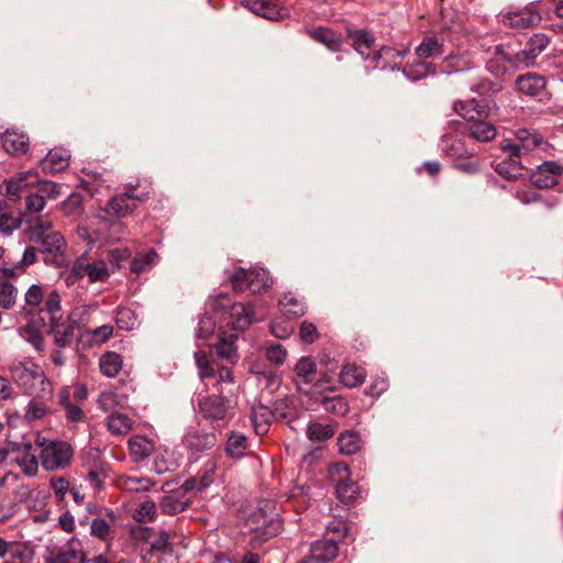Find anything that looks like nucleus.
<instances>
[{"label":"nucleus","mask_w":563,"mask_h":563,"mask_svg":"<svg viewBox=\"0 0 563 563\" xmlns=\"http://www.w3.org/2000/svg\"><path fill=\"white\" fill-rule=\"evenodd\" d=\"M24 178H11L7 181L5 191L9 198L16 200L20 198L24 185Z\"/></svg>","instance_id":"774afa93"},{"label":"nucleus","mask_w":563,"mask_h":563,"mask_svg":"<svg viewBox=\"0 0 563 563\" xmlns=\"http://www.w3.org/2000/svg\"><path fill=\"white\" fill-rule=\"evenodd\" d=\"M250 9L257 15L266 19L276 20L280 16L277 4L264 0H254L250 4Z\"/></svg>","instance_id":"49530a36"},{"label":"nucleus","mask_w":563,"mask_h":563,"mask_svg":"<svg viewBox=\"0 0 563 563\" xmlns=\"http://www.w3.org/2000/svg\"><path fill=\"white\" fill-rule=\"evenodd\" d=\"M444 53V43L438 36H426L416 48V55L420 60L441 56Z\"/></svg>","instance_id":"bb28decb"},{"label":"nucleus","mask_w":563,"mask_h":563,"mask_svg":"<svg viewBox=\"0 0 563 563\" xmlns=\"http://www.w3.org/2000/svg\"><path fill=\"white\" fill-rule=\"evenodd\" d=\"M106 517L98 516L90 522V534L108 542L113 538L117 517L112 510L106 509Z\"/></svg>","instance_id":"dca6fc26"},{"label":"nucleus","mask_w":563,"mask_h":563,"mask_svg":"<svg viewBox=\"0 0 563 563\" xmlns=\"http://www.w3.org/2000/svg\"><path fill=\"white\" fill-rule=\"evenodd\" d=\"M60 301L59 294L56 290H52L45 297L44 307L35 312L32 310L27 311L32 325L46 333L54 330L55 327H59V321L63 318Z\"/></svg>","instance_id":"7ed1b4c3"},{"label":"nucleus","mask_w":563,"mask_h":563,"mask_svg":"<svg viewBox=\"0 0 563 563\" xmlns=\"http://www.w3.org/2000/svg\"><path fill=\"white\" fill-rule=\"evenodd\" d=\"M485 118L467 125L468 136L478 142H489L496 136L495 126L485 121Z\"/></svg>","instance_id":"c756f323"},{"label":"nucleus","mask_w":563,"mask_h":563,"mask_svg":"<svg viewBox=\"0 0 563 563\" xmlns=\"http://www.w3.org/2000/svg\"><path fill=\"white\" fill-rule=\"evenodd\" d=\"M136 209V202L120 194L110 198L103 208L107 216L112 218H126Z\"/></svg>","instance_id":"a211bd4d"},{"label":"nucleus","mask_w":563,"mask_h":563,"mask_svg":"<svg viewBox=\"0 0 563 563\" xmlns=\"http://www.w3.org/2000/svg\"><path fill=\"white\" fill-rule=\"evenodd\" d=\"M405 76L410 80H419L424 78L428 74H434L435 70L432 68L431 64L426 63L423 60H419L413 68H404Z\"/></svg>","instance_id":"8fccbe9b"},{"label":"nucleus","mask_w":563,"mask_h":563,"mask_svg":"<svg viewBox=\"0 0 563 563\" xmlns=\"http://www.w3.org/2000/svg\"><path fill=\"white\" fill-rule=\"evenodd\" d=\"M40 460L44 470L56 471L66 467L71 460L73 449L65 441H45L38 443Z\"/></svg>","instance_id":"0eeeda50"},{"label":"nucleus","mask_w":563,"mask_h":563,"mask_svg":"<svg viewBox=\"0 0 563 563\" xmlns=\"http://www.w3.org/2000/svg\"><path fill=\"white\" fill-rule=\"evenodd\" d=\"M444 152L454 158H464L475 155L476 150L467 144L465 136L445 137Z\"/></svg>","instance_id":"5701e85b"},{"label":"nucleus","mask_w":563,"mask_h":563,"mask_svg":"<svg viewBox=\"0 0 563 563\" xmlns=\"http://www.w3.org/2000/svg\"><path fill=\"white\" fill-rule=\"evenodd\" d=\"M24 300L29 307H37L43 300L45 301L42 287L32 285L25 292Z\"/></svg>","instance_id":"e2e57ef3"},{"label":"nucleus","mask_w":563,"mask_h":563,"mask_svg":"<svg viewBox=\"0 0 563 563\" xmlns=\"http://www.w3.org/2000/svg\"><path fill=\"white\" fill-rule=\"evenodd\" d=\"M551 26L563 32V0H555L553 7L548 10Z\"/></svg>","instance_id":"6e6d98bb"},{"label":"nucleus","mask_w":563,"mask_h":563,"mask_svg":"<svg viewBox=\"0 0 563 563\" xmlns=\"http://www.w3.org/2000/svg\"><path fill=\"white\" fill-rule=\"evenodd\" d=\"M339 451L345 455H353L361 449V439L354 431H345L338 438Z\"/></svg>","instance_id":"4c0bfd02"},{"label":"nucleus","mask_w":563,"mask_h":563,"mask_svg":"<svg viewBox=\"0 0 563 563\" xmlns=\"http://www.w3.org/2000/svg\"><path fill=\"white\" fill-rule=\"evenodd\" d=\"M266 357L275 365H282L287 356V351L282 344H272L266 347Z\"/></svg>","instance_id":"680f3d73"},{"label":"nucleus","mask_w":563,"mask_h":563,"mask_svg":"<svg viewBox=\"0 0 563 563\" xmlns=\"http://www.w3.org/2000/svg\"><path fill=\"white\" fill-rule=\"evenodd\" d=\"M520 141L521 144L514 143L509 140H505L503 142V150L510 153L509 157L519 158L521 156V150H530L531 146H537L540 141L536 135L528 136L527 131L520 132Z\"/></svg>","instance_id":"7c9ffc66"},{"label":"nucleus","mask_w":563,"mask_h":563,"mask_svg":"<svg viewBox=\"0 0 563 563\" xmlns=\"http://www.w3.org/2000/svg\"><path fill=\"white\" fill-rule=\"evenodd\" d=\"M211 377L217 379L214 387L218 393L236 397L240 386L229 367L219 366L217 369L213 368Z\"/></svg>","instance_id":"6ab92c4d"},{"label":"nucleus","mask_w":563,"mask_h":563,"mask_svg":"<svg viewBox=\"0 0 563 563\" xmlns=\"http://www.w3.org/2000/svg\"><path fill=\"white\" fill-rule=\"evenodd\" d=\"M563 174V166L553 161L543 162L531 174L530 180L537 188H550L559 183Z\"/></svg>","instance_id":"f8f14e48"},{"label":"nucleus","mask_w":563,"mask_h":563,"mask_svg":"<svg viewBox=\"0 0 563 563\" xmlns=\"http://www.w3.org/2000/svg\"><path fill=\"white\" fill-rule=\"evenodd\" d=\"M84 278L87 276L90 283L103 282L109 276L108 266L102 260L89 262L85 256L75 261L69 278Z\"/></svg>","instance_id":"9b49d317"},{"label":"nucleus","mask_w":563,"mask_h":563,"mask_svg":"<svg viewBox=\"0 0 563 563\" xmlns=\"http://www.w3.org/2000/svg\"><path fill=\"white\" fill-rule=\"evenodd\" d=\"M188 444L196 451H205L214 446L217 439L214 433L192 432L188 435Z\"/></svg>","instance_id":"a19ab883"},{"label":"nucleus","mask_w":563,"mask_h":563,"mask_svg":"<svg viewBox=\"0 0 563 563\" xmlns=\"http://www.w3.org/2000/svg\"><path fill=\"white\" fill-rule=\"evenodd\" d=\"M235 292L250 290L252 294H261L271 288L273 280L269 273L263 268L245 269L238 267L229 277Z\"/></svg>","instance_id":"f257e3e1"},{"label":"nucleus","mask_w":563,"mask_h":563,"mask_svg":"<svg viewBox=\"0 0 563 563\" xmlns=\"http://www.w3.org/2000/svg\"><path fill=\"white\" fill-rule=\"evenodd\" d=\"M279 307L284 314L298 318L306 313L307 305L305 298L296 292H285L279 299Z\"/></svg>","instance_id":"412c9836"},{"label":"nucleus","mask_w":563,"mask_h":563,"mask_svg":"<svg viewBox=\"0 0 563 563\" xmlns=\"http://www.w3.org/2000/svg\"><path fill=\"white\" fill-rule=\"evenodd\" d=\"M100 369L108 377H114L122 368V357L115 352H108L100 358Z\"/></svg>","instance_id":"ea45409f"},{"label":"nucleus","mask_w":563,"mask_h":563,"mask_svg":"<svg viewBox=\"0 0 563 563\" xmlns=\"http://www.w3.org/2000/svg\"><path fill=\"white\" fill-rule=\"evenodd\" d=\"M154 484V481L148 477L128 476L122 481L123 488L131 493L147 492Z\"/></svg>","instance_id":"a18cd8bd"},{"label":"nucleus","mask_w":563,"mask_h":563,"mask_svg":"<svg viewBox=\"0 0 563 563\" xmlns=\"http://www.w3.org/2000/svg\"><path fill=\"white\" fill-rule=\"evenodd\" d=\"M522 168L523 167L518 158L509 157V159L499 162L496 165L495 170L506 179H516L521 176Z\"/></svg>","instance_id":"79ce46f5"},{"label":"nucleus","mask_w":563,"mask_h":563,"mask_svg":"<svg viewBox=\"0 0 563 563\" xmlns=\"http://www.w3.org/2000/svg\"><path fill=\"white\" fill-rule=\"evenodd\" d=\"M156 504L152 500H146L139 505L135 510V519L140 522H147L154 520L156 516Z\"/></svg>","instance_id":"603ef678"},{"label":"nucleus","mask_w":563,"mask_h":563,"mask_svg":"<svg viewBox=\"0 0 563 563\" xmlns=\"http://www.w3.org/2000/svg\"><path fill=\"white\" fill-rule=\"evenodd\" d=\"M10 561L16 563H32L35 556L33 547L25 542H11V550L9 552Z\"/></svg>","instance_id":"e433bc0d"},{"label":"nucleus","mask_w":563,"mask_h":563,"mask_svg":"<svg viewBox=\"0 0 563 563\" xmlns=\"http://www.w3.org/2000/svg\"><path fill=\"white\" fill-rule=\"evenodd\" d=\"M134 426V421L125 413L113 411L107 418V428L113 435H125Z\"/></svg>","instance_id":"cd10ccee"},{"label":"nucleus","mask_w":563,"mask_h":563,"mask_svg":"<svg viewBox=\"0 0 563 563\" xmlns=\"http://www.w3.org/2000/svg\"><path fill=\"white\" fill-rule=\"evenodd\" d=\"M309 36L323 44L330 51L336 52L341 47V36L328 27H317L309 31Z\"/></svg>","instance_id":"c85d7f7f"},{"label":"nucleus","mask_w":563,"mask_h":563,"mask_svg":"<svg viewBox=\"0 0 563 563\" xmlns=\"http://www.w3.org/2000/svg\"><path fill=\"white\" fill-rule=\"evenodd\" d=\"M322 407L327 411L344 415L347 411V404L341 397H323Z\"/></svg>","instance_id":"bf43d9fd"},{"label":"nucleus","mask_w":563,"mask_h":563,"mask_svg":"<svg viewBox=\"0 0 563 563\" xmlns=\"http://www.w3.org/2000/svg\"><path fill=\"white\" fill-rule=\"evenodd\" d=\"M87 553L77 538L69 539L65 545L46 560V563H88Z\"/></svg>","instance_id":"ddd939ff"},{"label":"nucleus","mask_w":563,"mask_h":563,"mask_svg":"<svg viewBox=\"0 0 563 563\" xmlns=\"http://www.w3.org/2000/svg\"><path fill=\"white\" fill-rule=\"evenodd\" d=\"M76 322L59 321V327L48 331V334H54V342L58 347L69 346L74 340Z\"/></svg>","instance_id":"f704fd0d"},{"label":"nucleus","mask_w":563,"mask_h":563,"mask_svg":"<svg viewBox=\"0 0 563 563\" xmlns=\"http://www.w3.org/2000/svg\"><path fill=\"white\" fill-rule=\"evenodd\" d=\"M515 85L520 93L529 97L543 99L548 95L545 90V79L538 74L527 73L520 75L516 79Z\"/></svg>","instance_id":"4468645a"},{"label":"nucleus","mask_w":563,"mask_h":563,"mask_svg":"<svg viewBox=\"0 0 563 563\" xmlns=\"http://www.w3.org/2000/svg\"><path fill=\"white\" fill-rule=\"evenodd\" d=\"M55 498L58 501L64 500L66 493L69 490V483L65 477H53L49 482Z\"/></svg>","instance_id":"0e129e2a"},{"label":"nucleus","mask_w":563,"mask_h":563,"mask_svg":"<svg viewBox=\"0 0 563 563\" xmlns=\"http://www.w3.org/2000/svg\"><path fill=\"white\" fill-rule=\"evenodd\" d=\"M540 14L532 7H514L505 13H501V23L504 26L520 31L531 27L539 23Z\"/></svg>","instance_id":"1a4fd4ad"},{"label":"nucleus","mask_w":563,"mask_h":563,"mask_svg":"<svg viewBox=\"0 0 563 563\" xmlns=\"http://www.w3.org/2000/svg\"><path fill=\"white\" fill-rule=\"evenodd\" d=\"M272 416L271 410L265 406L253 408L251 419L256 433L260 434L267 431Z\"/></svg>","instance_id":"37998d69"},{"label":"nucleus","mask_w":563,"mask_h":563,"mask_svg":"<svg viewBox=\"0 0 563 563\" xmlns=\"http://www.w3.org/2000/svg\"><path fill=\"white\" fill-rule=\"evenodd\" d=\"M234 396L213 394L200 397L198 408L201 416L212 422H227L233 417Z\"/></svg>","instance_id":"f03ea898"},{"label":"nucleus","mask_w":563,"mask_h":563,"mask_svg":"<svg viewBox=\"0 0 563 563\" xmlns=\"http://www.w3.org/2000/svg\"><path fill=\"white\" fill-rule=\"evenodd\" d=\"M158 262V254L154 250H150L144 254H140L131 262V271L135 274L148 272Z\"/></svg>","instance_id":"58836bf2"},{"label":"nucleus","mask_w":563,"mask_h":563,"mask_svg":"<svg viewBox=\"0 0 563 563\" xmlns=\"http://www.w3.org/2000/svg\"><path fill=\"white\" fill-rule=\"evenodd\" d=\"M190 505V499L185 496L184 492L173 490L163 496L159 501V508L165 515H176L184 511Z\"/></svg>","instance_id":"aec40b11"},{"label":"nucleus","mask_w":563,"mask_h":563,"mask_svg":"<svg viewBox=\"0 0 563 563\" xmlns=\"http://www.w3.org/2000/svg\"><path fill=\"white\" fill-rule=\"evenodd\" d=\"M129 452L134 462H142L150 457L155 449L154 443L143 437V435H134L129 442Z\"/></svg>","instance_id":"b1692460"},{"label":"nucleus","mask_w":563,"mask_h":563,"mask_svg":"<svg viewBox=\"0 0 563 563\" xmlns=\"http://www.w3.org/2000/svg\"><path fill=\"white\" fill-rule=\"evenodd\" d=\"M4 151L13 156H20L29 151V136L15 130H8L1 137Z\"/></svg>","instance_id":"f3484780"},{"label":"nucleus","mask_w":563,"mask_h":563,"mask_svg":"<svg viewBox=\"0 0 563 563\" xmlns=\"http://www.w3.org/2000/svg\"><path fill=\"white\" fill-rule=\"evenodd\" d=\"M12 377L18 382L25 384L29 378H38L43 379L44 374L43 372L35 368V371L27 369L21 365L15 366L11 369Z\"/></svg>","instance_id":"13d9d810"},{"label":"nucleus","mask_w":563,"mask_h":563,"mask_svg":"<svg viewBox=\"0 0 563 563\" xmlns=\"http://www.w3.org/2000/svg\"><path fill=\"white\" fill-rule=\"evenodd\" d=\"M330 473L332 477L339 476L338 484L335 485L338 499L345 505L352 504L358 495V487L356 483L349 478L350 468L347 464L336 463L332 466Z\"/></svg>","instance_id":"9d476101"},{"label":"nucleus","mask_w":563,"mask_h":563,"mask_svg":"<svg viewBox=\"0 0 563 563\" xmlns=\"http://www.w3.org/2000/svg\"><path fill=\"white\" fill-rule=\"evenodd\" d=\"M366 375L367 373L364 367L355 363H350L342 367L340 382L347 388H355L365 382Z\"/></svg>","instance_id":"a878e982"},{"label":"nucleus","mask_w":563,"mask_h":563,"mask_svg":"<svg viewBox=\"0 0 563 563\" xmlns=\"http://www.w3.org/2000/svg\"><path fill=\"white\" fill-rule=\"evenodd\" d=\"M106 477L107 470L106 465L102 462L97 463L93 468H90L87 475V479L89 481V483L98 489L103 487V481Z\"/></svg>","instance_id":"5fc2aeb1"},{"label":"nucleus","mask_w":563,"mask_h":563,"mask_svg":"<svg viewBox=\"0 0 563 563\" xmlns=\"http://www.w3.org/2000/svg\"><path fill=\"white\" fill-rule=\"evenodd\" d=\"M388 378L385 374L376 375L373 377V380L368 386L366 394L371 397L377 398L388 389Z\"/></svg>","instance_id":"4d7b16f0"},{"label":"nucleus","mask_w":563,"mask_h":563,"mask_svg":"<svg viewBox=\"0 0 563 563\" xmlns=\"http://www.w3.org/2000/svg\"><path fill=\"white\" fill-rule=\"evenodd\" d=\"M115 321L119 328L129 330L134 324L133 312L128 308L118 309Z\"/></svg>","instance_id":"69168bd1"},{"label":"nucleus","mask_w":563,"mask_h":563,"mask_svg":"<svg viewBox=\"0 0 563 563\" xmlns=\"http://www.w3.org/2000/svg\"><path fill=\"white\" fill-rule=\"evenodd\" d=\"M294 372L301 383L309 385L314 382L317 365L310 356H302L296 363Z\"/></svg>","instance_id":"72a5a7b5"},{"label":"nucleus","mask_w":563,"mask_h":563,"mask_svg":"<svg viewBox=\"0 0 563 563\" xmlns=\"http://www.w3.org/2000/svg\"><path fill=\"white\" fill-rule=\"evenodd\" d=\"M338 543L333 540L322 539L313 542L310 548V555L321 563H329L338 555Z\"/></svg>","instance_id":"393cba45"},{"label":"nucleus","mask_w":563,"mask_h":563,"mask_svg":"<svg viewBox=\"0 0 563 563\" xmlns=\"http://www.w3.org/2000/svg\"><path fill=\"white\" fill-rule=\"evenodd\" d=\"M70 153L64 147H54L41 159V168L44 173L56 174L66 169L69 165Z\"/></svg>","instance_id":"2eb2a0df"},{"label":"nucleus","mask_w":563,"mask_h":563,"mask_svg":"<svg viewBox=\"0 0 563 563\" xmlns=\"http://www.w3.org/2000/svg\"><path fill=\"white\" fill-rule=\"evenodd\" d=\"M549 44L548 37L542 34H533L527 45L520 52L515 54H509L504 52L499 46L496 48V54L500 56L501 59L508 62L511 66L516 68H520L522 66L529 67L533 65L536 58L547 48Z\"/></svg>","instance_id":"423d86ee"},{"label":"nucleus","mask_w":563,"mask_h":563,"mask_svg":"<svg viewBox=\"0 0 563 563\" xmlns=\"http://www.w3.org/2000/svg\"><path fill=\"white\" fill-rule=\"evenodd\" d=\"M37 195H41L43 199H55L59 196L58 185L49 180L40 181L36 186Z\"/></svg>","instance_id":"052dcab7"},{"label":"nucleus","mask_w":563,"mask_h":563,"mask_svg":"<svg viewBox=\"0 0 563 563\" xmlns=\"http://www.w3.org/2000/svg\"><path fill=\"white\" fill-rule=\"evenodd\" d=\"M246 449L247 438L240 432L232 431L225 444L227 454L233 459H239L244 455Z\"/></svg>","instance_id":"c9c22d12"},{"label":"nucleus","mask_w":563,"mask_h":563,"mask_svg":"<svg viewBox=\"0 0 563 563\" xmlns=\"http://www.w3.org/2000/svg\"><path fill=\"white\" fill-rule=\"evenodd\" d=\"M453 108L454 111L467 122V125L486 117L485 107L475 99L456 101Z\"/></svg>","instance_id":"4be33fe9"},{"label":"nucleus","mask_w":563,"mask_h":563,"mask_svg":"<svg viewBox=\"0 0 563 563\" xmlns=\"http://www.w3.org/2000/svg\"><path fill=\"white\" fill-rule=\"evenodd\" d=\"M298 335L300 341L306 344L314 343L320 338L316 324L307 320L300 323Z\"/></svg>","instance_id":"3c124183"},{"label":"nucleus","mask_w":563,"mask_h":563,"mask_svg":"<svg viewBox=\"0 0 563 563\" xmlns=\"http://www.w3.org/2000/svg\"><path fill=\"white\" fill-rule=\"evenodd\" d=\"M18 289L11 283L0 284V306L11 309L16 301Z\"/></svg>","instance_id":"de8ad7c7"},{"label":"nucleus","mask_w":563,"mask_h":563,"mask_svg":"<svg viewBox=\"0 0 563 563\" xmlns=\"http://www.w3.org/2000/svg\"><path fill=\"white\" fill-rule=\"evenodd\" d=\"M334 429L330 424L311 422L307 427V437L311 441L323 442L334 434Z\"/></svg>","instance_id":"c03bdc74"},{"label":"nucleus","mask_w":563,"mask_h":563,"mask_svg":"<svg viewBox=\"0 0 563 563\" xmlns=\"http://www.w3.org/2000/svg\"><path fill=\"white\" fill-rule=\"evenodd\" d=\"M352 45L355 51L361 54L364 58H369L373 51L375 38L366 31H354L350 34Z\"/></svg>","instance_id":"473e14b6"},{"label":"nucleus","mask_w":563,"mask_h":563,"mask_svg":"<svg viewBox=\"0 0 563 563\" xmlns=\"http://www.w3.org/2000/svg\"><path fill=\"white\" fill-rule=\"evenodd\" d=\"M210 307L214 311H227L234 330L244 331L253 322V311L241 302H233L228 294H219L210 300Z\"/></svg>","instance_id":"20e7f679"},{"label":"nucleus","mask_w":563,"mask_h":563,"mask_svg":"<svg viewBox=\"0 0 563 563\" xmlns=\"http://www.w3.org/2000/svg\"><path fill=\"white\" fill-rule=\"evenodd\" d=\"M151 548L155 551H161L164 553L170 552V533L164 530L159 531L156 539L151 543Z\"/></svg>","instance_id":"338daca9"},{"label":"nucleus","mask_w":563,"mask_h":563,"mask_svg":"<svg viewBox=\"0 0 563 563\" xmlns=\"http://www.w3.org/2000/svg\"><path fill=\"white\" fill-rule=\"evenodd\" d=\"M33 242L40 244V252L44 254L45 263L53 264L58 267L64 266L66 241L59 232L55 231L49 234H45L42 239L34 240Z\"/></svg>","instance_id":"6e6552de"},{"label":"nucleus","mask_w":563,"mask_h":563,"mask_svg":"<svg viewBox=\"0 0 563 563\" xmlns=\"http://www.w3.org/2000/svg\"><path fill=\"white\" fill-rule=\"evenodd\" d=\"M22 220L8 212L0 213V231L4 234H11L21 227Z\"/></svg>","instance_id":"864d4df0"},{"label":"nucleus","mask_w":563,"mask_h":563,"mask_svg":"<svg viewBox=\"0 0 563 563\" xmlns=\"http://www.w3.org/2000/svg\"><path fill=\"white\" fill-rule=\"evenodd\" d=\"M7 461L18 465L26 476H35L37 474V449L30 441L7 442Z\"/></svg>","instance_id":"39448f33"},{"label":"nucleus","mask_w":563,"mask_h":563,"mask_svg":"<svg viewBox=\"0 0 563 563\" xmlns=\"http://www.w3.org/2000/svg\"><path fill=\"white\" fill-rule=\"evenodd\" d=\"M520 141L521 144L514 143L509 140H505L503 142V150L510 153L509 157L519 158L521 156V150H530L531 146H537L540 141L536 135L528 136L527 131L520 132Z\"/></svg>","instance_id":"2f4dec72"},{"label":"nucleus","mask_w":563,"mask_h":563,"mask_svg":"<svg viewBox=\"0 0 563 563\" xmlns=\"http://www.w3.org/2000/svg\"><path fill=\"white\" fill-rule=\"evenodd\" d=\"M52 232H54L52 230V222L44 218H37L33 222V224L30 227V230H29L30 240L31 241L40 240L45 234H49Z\"/></svg>","instance_id":"09e8293b"}]
</instances>
